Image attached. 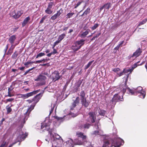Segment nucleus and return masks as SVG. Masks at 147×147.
<instances>
[{
	"instance_id": "1",
	"label": "nucleus",
	"mask_w": 147,
	"mask_h": 147,
	"mask_svg": "<svg viewBox=\"0 0 147 147\" xmlns=\"http://www.w3.org/2000/svg\"><path fill=\"white\" fill-rule=\"evenodd\" d=\"M41 93H40L34 97L33 98L34 102L33 104L30 105L28 108L24 111L25 112L24 114L26 115V116L25 118V120L27 119L29 117L30 113L34 109L36 103L38 102L41 98L42 96H41Z\"/></svg>"
},
{
	"instance_id": "2",
	"label": "nucleus",
	"mask_w": 147,
	"mask_h": 147,
	"mask_svg": "<svg viewBox=\"0 0 147 147\" xmlns=\"http://www.w3.org/2000/svg\"><path fill=\"white\" fill-rule=\"evenodd\" d=\"M76 135L78 138H81L82 140H79V139H76L74 140V143L76 145H81L82 143V141H85L86 139V136L84 135V133L80 132H77L76 133Z\"/></svg>"
},
{
	"instance_id": "3",
	"label": "nucleus",
	"mask_w": 147,
	"mask_h": 147,
	"mask_svg": "<svg viewBox=\"0 0 147 147\" xmlns=\"http://www.w3.org/2000/svg\"><path fill=\"white\" fill-rule=\"evenodd\" d=\"M127 81L126 80L125 82L122 84L121 85L119 86V88L120 89H122L121 90L123 93V95H124L125 92H126V90H127V92L128 94H131V95H134V94L135 90H133L130 89L128 87L127 84Z\"/></svg>"
},
{
	"instance_id": "4",
	"label": "nucleus",
	"mask_w": 147,
	"mask_h": 147,
	"mask_svg": "<svg viewBox=\"0 0 147 147\" xmlns=\"http://www.w3.org/2000/svg\"><path fill=\"white\" fill-rule=\"evenodd\" d=\"M111 146H114V147H120L123 143L124 141L122 139L117 137L115 138L113 140H111Z\"/></svg>"
},
{
	"instance_id": "5",
	"label": "nucleus",
	"mask_w": 147,
	"mask_h": 147,
	"mask_svg": "<svg viewBox=\"0 0 147 147\" xmlns=\"http://www.w3.org/2000/svg\"><path fill=\"white\" fill-rule=\"evenodd\" d=\"M46 79V77L41 74H40L37 77V78L34 79V81L36 82L39 81L40 82L37 83V85L38 86H42L45 84V80Z\"/></svg>"
},
{
	"instance_id": "6",
	"label": "nucleus",
	"mask_w": 147,
	"mask_h": 147,
	"mask_svg": "<svg viewBox=\"0 0 147 147\" xmlns=\"http://www.w3.org/2000/svg\"><path fill=\"white\" fill-rule=\"evenodd\" d=\"M88 115L89 117L86 119V121L89 123H94L96 119V115L95 113L93 111L90 112H89Z\"/></svg>"
},
{
	"instance_id": "7",
	"label": "nucleus",
	"mask_w": 147,
	"mask_h": 147,
	"mask_svg": "<svg viewBox=\"0 0 147 147\" xmlns=\"http://www.w3.org/2000/svg\"><path fill=\"white\" fill-rule=\"evenodd\" d=\"M123 100V96H122L121 97L118 95V94H116L114 95L113 97L111 100V102H112V104H113L112 105H115L117 102L120 101H122Z\"/></svg>"
},
{
	"instance_id": "8",
	"label": "nucleus",
	"mask_w": 147,
	"mask_h": 147,
	"mask_svg": "<svg viewBox=\"0 0 147 147\" xmlns=\"http://www.w3.org/2000/svg\"><path fill=\"white\" fill-rule=\"evenodd\" d=\"M23 13V11H22L14 10L11 12L10 15L13 18L16 19L19 18Z\"/></svg>"
},
{
	"instance_id": "9",
	"label": "nucleus",
	"mask_w": 147,
	"mask_h": 147,
	"mask_svg": "<svg viewBox=\"0 0 147 147\" xmlns=\"http://www.w3.org/2000/svg\"><path fill=\"white\" fill-rule=\"evenodd\" d=\"M62 76L59 75V73L57 71H55L52 73L51 78L53 81L55 82L59 80Z\"/></svg>"
},
{
	"instance_id": "10",
	"label": "nucleus",
	"mask_w": 147,
	"mask_h": 147,
	"mask_svg": "<svg viewBox=\"0 0 147 147\" xmlns=\"http://www.w3.org/2000/svg\"><path fill=\"white\" fill-rule=\"evenodd\" d=\"M28 134V133H26L24 134L22 131L21 133H20V135L18 136L17 138V141L18 142H21L22 141L24 140L26 138Z\"/></svg>"
},
{
	"instance_id": "11",
	"label": "nucleus",
	"mask_w": 147,
	"mask_h": 147,
	"mask_svg": "<svg viewBox=\"0 0 147 147\" xmlns=\"http://www.w3.org/2000/svg\"><path fill=\"white\" fill-rule=\"evenodd\" d=\"M142 52V49L139 47L132 55H130L129 56V57L130 58L134 57H137L140 55Z\"/></svg>"
},
{
	"instance_id": "12",
	"label": "nucleus",
	"mask_w": 147,
	"mask_h": 147,
	"mask_svg": "<svg viewBox=\"0 0 147 147\" xmlns=\"http://www.w3.org/2000/svg\"><path fill=\"white\" fill-rule=\"evenodd\" d=\"M79 97H77L76 100L72 103L71 105L70 106V110H73L74 108L76 106V105L79 103L80 100Z\"/></svg>"
},
{
	"instance_id": "13",
	"label": "nucleus",
	"mask_w": 147,
	"mask_h": 147,
	"mask_svg": "<svg viewBox=\"0 0 147 147\" xmlns=\"http://www.w3.org/2000/svg\"><path fill=\"white\" fill-rule=\"evenodd\" d=\"M81 102L82 106L87 107L89 105L90 102L86 100V98L81 99Z\"/></svg>"
},
{
	"instance_id": "14",
	"label": "nucleus",
	"mask_w": 147,
	"mask_h": 147,
	"mask_svg": "<svg viewBox=\"0 0 147 147\" xmlns=\"http://www.w3.org/2000/svg\"><path fill=\"white\" fill-rule=\"evenodd\" d=\"M13 89V87L12 85H11L8 88V94L5 95V97H10L14 96L13 94H11V91Z\"/></svg>"
},
{
	"instance_id": "15",
	"label": "nucleus",
	"mask_w": 147,
	"mask_h": 147,
	"mask_svg": "<svg viewBox=\"0 0 147 147\" xmlns=\"http://www.w3.org/2000/svg\"><path fill=\"white\" fill-rule=\"evenodd\" d=\"M91 126V124L89 123H86L84 124L83 125H81L79 126V128L80 129H81L82 128L85 129H88L90 126Z\"/></svg>"
},
{
	"instance_id": "16",
	"label": "nucleus",
	"mask_w": 147,
	"mask_h": 147,
	"mask_svg": "<svg viewBox=\"0 0 147 147\" xmlns=\"http://www.w3.org/2000/svg\"><path fill=\"white\" fill-rule=\"evenodd\" d=\"M82 83V81L80 80H79L76 84L74 86V89L75 90V92H77L79 90V88L80 86Z\"/></svg>"
},
{
	"instance_id": "17",
	"label": "nucleus",
	"mask_w": 147,
	"mask_h": 147,
	"mask_svg": "<svg viewBox=\"0 0 147 147\" xmlns=\"http://www.w3.org/2000/svg\"><path fill=\"white\" fill-rule=\"evenodd\" d=\"M51 124V123L49 122H48L47 123H41V127L42 129L44 128H46V129H47V128L49 127Z\"/></svg>"
},
{
	"instance_id": "18",
	"label": "nucleus",
	"mask_w": 147,
	"mask_h": 147,
	"mask_svg": "<svg viewBox=\"0 0 147 147\" xmlns=\"http://www.w3.org/2000/svg\"><path fill=\"white\" fill-rule=\"evenodd\" d=\"M61 14L60 10H59L57 11V13L51 17V19L53 20H55L57 19L58 17Z\"/></svg>"
},
{
	"instance_id": "19",
	"label": "nucleus",
	"mask_w": 147,
	"mask_h": 147,
	"mask_svg": "<svg viewBox=\"0 0 147 147\" xmlns=\"http://www.w3.org/2000/svg\"><path fill=\"white\" fill-rule=\"evenodd\" d=\"M120 70V69L119 68H115L112 70L113 71L116 73L117 76L119 77L123 75V72L122 71L121 72L119 73L118 72Z\"/></svg>"
},
{
	"instance_id": "20",
	"label": "nucleus",
	"mask_w": 147,
	"mask_h": 147,
	"mask_svg": "<svg viewBox=\"0 0 147 147\" xmlns=\"http://www.w3.org/2000/svg\"><path fill=\"white\" fill-rule=\"evenodd\" d=\"M16 39V36L15 35H13L11 36L8 39L9 42L12 45L14 43Z\"/></svg>"
},
{
	"instance_id": "21",
	"label": "nucleus",
	"mask_w": 147,
	"mask_h": 147,
	"mask_svg": "<svg viewBox=\"0 0 147 147\" xmlns=\"http://www.w3.org/2000/svg\"><path fill=\"white\" fill-rule=\"evenodd\" d=\"M24 114L25 115L24 118V123H22L20 125H19L18 128H19L18 129V130L20 131H22V128L24 126V124L25 123L26 121L28 119H27L25 120V117L26 116V115L24 113L25 112L24 111Z\"/></svg>"
},
{
	"instance_id": "22",
	"label": "nucleus",
	"mask_w": 147,
	"mask_h": 147,
	"mask_svg": "<svg viewBox=\"0 0 147 147\" xmlns=\"http://www.w3.org/2000/svg\"><path fill=\"white\" fill-rule=\"evenodd\" d=\"M81 48L80 46H79L78 45L76 44L75 42L74 45H73L71 47V49L74 51V52L76 51Z\"/></svg>"
},
{
	"instance_id": "23",
	"label": "nucleus",
	"mask_w": 147,
	"mask_h": 147,
	"mask_svg": "<svg viewBox=\"0 0 147 147\" xmlns=\"http://www.w3.org/2000/svg\"><path fill=\"white\" fill-rule=\"evenodd\" d=\"M90 29H88L86 31L83 32L81 34H79V36L81 37L85 38L86 37V35L89 34V32H90Z\"/></svg>"
},
{
	"instance_id": "24",
	"label": "nucleus",
	"mask_w": 147,
	"mask_h": 147,
	"mask_svg": "<svg viewBox=\"0 0 147 147\" xmlns=\"http://www.w3.org/2000/svg\"><path fill=\"white\" fill-rule=\"evenodd\" d=\"M40 91V90H36L33 91L31 92L28 93L27 94V96H28V98L33 96V95L36 94L38 92Z\"/></svg>"
},
{
	"instance_id": "25",
	"label": "nucleus",
	"mask_w": 147,
	"mask_h": 147,
	"mask_svg": "<svg viewBox=\"0 0 147 147\" xmlns=\"http://www.w3.org/2000/svg\"><path fill=\"white\" fill-rule=\"evenodd\" d=\"M30 18L29 16L26 18L22 23V26H24L27 24L29 21L30 20Z\"/></svg>"
},
{
	"instance_id": "26",
	"label": "nucleus",
	"mask_w": 147,
	"mask_h": 147,
	"mask_svg": "<svg viewBox=\"0 0 147 147\" xmlns=\"http://www.w3.org/2000/svg\"><path fill=\"white\" fill-rule=\"evenodd\" d=\"M85 41V40L82 39L80 40L76 41L75 42L76 43V44L78 45L79 46H80L81 48L82 46L84 45V42Z\"/></svg>"
},
{
	"instance_id": "27",
	"label": "nucleus",
	"mask_w": 147,
	"mask_h": 147,
	"mask_svg": "<svg viewBox=\"0 0 147 147\" xmlns=\"http://www.w3.org/2000/svg\"><path fill=\"white\" fill-rule=\"evenodd\" d=\"M111 140L110 141L107 140L104 142V144L102 147H109V145L111 144Z\"/></svg>"
},
{
	"instance_id": "28",
	"label": "nucleus",
	"mask_w": 147,
	"mask_h": 147,
	"mask_svg": "<svg viewBox=\"0 0 147 147\" xmlns=\"http://www.w3.org/2000/svg\"><path fill=\"white\" fill-rule=\"evenodd\" d=\"M86 93L84 90H82L80 93V96L81 99L86 98L85 97Z\"/></svg>"
},
{
	"instance_id": "29",
	"label": "nucleus",
	"mask_w": 147,
	"mask_h": 147,
	"mask_svg": "<svg viewBox=\"0 0 147 147\" xmlns=\"http://www.w3.org/2000/svg\"><path fill=\"white\" fill-rule=\"evenodd\" d=\"M66 36V34L65 33H63L59 35L58 40H59L60 42Z\"/></svg>"
},
{
	"instance_id": "30",
	"label": "nucleus",
	"mask_w": 147,
	"mask_h": 147,
	"mask_svg": "<svg viewBox=\"0 0 147 147\" xmlns=\"http://www.w3.org/2000/svg\"><path fill=\"white\" fill-rule=\"evenodd\" d=\"M12 45L11 46V47L9 49L8 51H7V55H11L13 52V49L14 47H12Z\"/></svg>"
},
{
	"instance_id": "31",
	"label": "nucleus",
	"mask_w": 147,
	"mask_h": 147,
	"mask_svg": "<svg viewBox=\"0 0 147 147\" xmlns=\"http://www.w3.org/2000/svg\"><path fill=\"white\" fill-rule=\"evenodd\" d=\"M111 4L110 3H108L104 5V6L105 9L108 10L111 7Z\"/></svg>"
},
{
	"instance_id": "32",
	"label": "nucleus",
	"mask_w": 147,
	"mask_h": 147,
	"mask_svg": "<svg viewBox=\"0 0 147 147\" xmlns=\"http://www.w3.org/2000/svg\"><path fill=\"white\" fill-rule=\"evenodd\" d=\"M140 62V61H139L135 63L134 64L132 65L131 67V70H132V71H133L134 69H135V68L137 67L138 66H139V64H138V63H139Z\"/></svg>"
},
{
	"instance_id": "33",
	"label": "nucleus",
	"mask_w": 147,
	"mask_h": 147,
	"mask_svg": "<svg viewBox=\"0 0 147 147\" xmlns=\"http://www.w3.org/2000/svg\"><path fill=\"white\" fill-rule=\"evenodd\" d=\"M138 92L140 93V96H142L143 98H144L146 95V92L143 90H141V91H138Z\"/></svg>"
},
{
	"instance_id": "34",
	"label": "nucleus",
	"mask_w": 147,
	"mask_h": 147,
	"mask_svg": "<svg viewBox=\"0 0 147 147\" xmlns=\"http://www.w3.org/2000/svg\"><path fill=\"white\" fill-rule=\"evenodd\" d=\"M131 70V68L130 69H123V71H122V72H123V73H127L129 72H130V73L131 74L133 71L132 70Z\"/></svg>"
},
{
	"instance_id": "35",
	"label": "nucleus",
	"mask_w": 147,
	"mask_h": 147,
	"mask_svg": "<svg viewBox=\"0 0 147 147\" xmlns=\"http://www.w3.org/2000/svg\"><path fill=\"white\" fill-rule=\"evenodd\" d=\"M106 111L104 110H101L98 112L99 114L102 116H104L105 115Z\"/></svg>"
},
{
	"instance_id": "36",
	"label": "nucleus",
	"mask_w": 147,
	"mask_h": 147,
	"mask_svg": "<svg viewBox=\"0 0 147 147\" xmlns=\"http://www.w3.org/2000/svg\"><path fill=\"white\" fill-rule=\"evenodd\" d=\"M51 9L47 8V9L45 10V12L48 14H51L53 13V11L51 10Z\"/></svg>"
},
{
	"instance_id": "37",
	"label": "nucleus",
	"mask_w": 147,
	"mask_h": 147,
	"mask_svg": "<svg viewBox=\"0 0 147 147\" xmlns=\"http://www.w3.org/2000/svg\"><path fill=\"white\" fill-rule=\"evenodd\" d=\"M94 61V60L91 61L89 62L88 64L85 66V69H86L88 68H89L90 66L92 64V63Z\"/></svg>"
},
{
	"instance_id": "38",
	"label": "nucleus",
	"mask_w": 147,
	"mask_h": 147,
	"mask_svg": "<svg viewBox=\"0 0 147 147\" xmlns=\"http://www.w3.org/2000/svg\"><path fill=\"white\" fill-rule=\"evenodd\" d=\"M18 55V53L17 51H15L13 54L12 56V58L13 59H16Z\"/></svg>"
},
{
	"instance_id": "39",
	"label": "nucleus",
	"mask_w": 147,
	"mask_h": 147,
	"mask_svg": "<svg viewBox=\"0 0 147 147\" xmlns=\"http://www.w3.org/2000/svg\"><path fill=\"white\" fill-rule=\"evenodd\" d=\"M101 34L100 32H99L96 34L95 36H94L91 39V40L92 41L94 40L96 38H97Z\"/></svg>"
},
{
	"instance_id": "40",
	"label": "nucleus",
	"mask_w": 147,
	"mask_h": 147,
	"mask_svg": "<svg viewBox=\"0 0 147 147\" xmlns=\"http://www.w3.org/2000/svg\"><path fill=\"white\" fill-rule=\"evenodd\" d=\"M54 5V3L53 2H50L48 3V7L47 8L51 9L53 5Z\"/></svg>"
},
{
	"instance_id": "41",
	"label": "nucleus",
	"mask_w": 147,
	"mask_h": 147,
	"mask_svg": "<svg viewBox=\"0 0 147 147\" xmlns=\"http://www.w3.org/2000/svg\"><path fill=\"white\" fill-rule=\"evenodd\" d=\"M90 8L88 7L85 11L84 13L85 15H86L90 13Z\"/></svg>"
},
{
	"instance_id": "42",
	"label": "nucleus",
	"mask_w": 147,
	"mask_h": 147,
	"mask_svg": "<svg viewBox=\"0 0 147 147\" xmlns=\"http://www.w3.org/2000/svg\"><path fill=\"white\" fill-rule=\"evenodd\" d=\"M47 131H49V134H50V135L51 136H53V135L52 134V132L53 131V129H51L49 127H48V128H47Z\"/></svg>"
},
{
	"instance_id": "43",
	"label": "nucleus",
	"mask_w": 147,
	"mask_h": 147,
	"mask_svg": "<svg viewBox=\"0 0 147 147\" xmlns=\"http://www.w3.org/2000/svg\"><path fill=\"white\" fill-rule=\"evenodd\" d=\"M45 55V54L44 53H40L38 54L36 56V58H37L38 57H41L42 56H43Z\"/></svg>"
},
{
	"instance_id": "44",
	"label": "nucleus",
	"mask_w": 147,
	"mask_h": 147,
	"mask_svg": "<svg viewBox=\"0 0 147 147\" xmlns=\"http://www.w3.org/2000/svg\"><path fill=\"white\" fill-rule=\"evenodd\" d=\"M146 22V20H144L140 22L138 25V26H139L142 25L144 24Z\"/></svg>"
},
{
	"instance_id": "45",
	"label": "nucleus",
	"mask_w": 147,
	"mask_h": 147,
	"mask_svg": "<svg viewBox=\"0 0 147 147\" xmlns=\"http://www.w3.org/2000/svg\"><path fill=\"white\" fill-rule=\"evenodd\" d=\"M47 16H45L43 17L40 22V24H42L43 22L46 19V18L47 17Z\"/></svg>"
},
{
	"instance_id": "46",
	"label": "nucleus",
	"mask_w": 147,
	"mask_h": 147,
	"mask_svg": "<svg viewBox=\"0 0 147 147\" xmlns=\"http://www.w3.org/2000/svg\"><path fill=\"white\" fill-rule=\"evenodd\" d=\"M99 26L98 24H95L91 28V29L92 30H94L97 28Z\"/></svg>"
},
{
	"instance_id": "47",
	"label": "nucleus",
	"mask_w": 147,
	"mask_h": 147,
	"mask_svg": "<svg viewBox=\"0 0 147 147\" xmlns=\"http://www.w3.org/2000/svg\"><path fill=\"white\" fill-rule=\"evenodd\" d=\"M14 98H9L7 99L5 101V103H6L8 102H11L13 101L14 100Z\"/></svg>"
},
{
	"instance_id": "48",
	"label": "nucleus",
	"mask_w": 147,
	"mask_h": 147,
	"mask_svg": "<svg viewBox=\"0 0 147 147\" xmlns=\"http://www.w3.org/2000/svg\"><path fill=\"white\" fill-rule=\"evenodd\" d=\"M83 2V1H81L78 2L77 4L76 5H75L74 7V9H76L78 6H79Z\"/></svg>"
},
{
	"instance_id": "49",
	"label": "nucleus",
	"mask_w": 147,
	"mask_h": 147,
	"mask_svg": "<svg viewBox=\"0 0 147 147\" xmlns=\"http://www.w3.org/2000/svg\"><path fill=\"white\" fill-rule=\"evenodd\" d=\"M73 144L69 142L67 143L66 145V147H73Z\"/></svg>"
},
{
	"instance_id": "50",
	"label": "nucleus",
	"mask_w": 147,
	"mask_h": 147,
	"mask_svg": "<svg viewBox=\"0 0 147 147\" xmlns=\"http://www.w3.org/2000/svg\"><path fill=\"white\" fill-rule=\"evenodd\" d=\"M21 95V97L24 99H26L28 98V96H27V94H20Z\"/></svg>"
},
{
	"instance_id": "51",
	"label": "nucleus",
	"mask_w": 147,
	"mask_h": 147,
	"mask_svg": "<svg viewBox=\"0 0 147 147\" xmlns=\"http://www.w3.org/2000/svg\"><path fill=\"white\" fill-rule=\"evenodd\" d=\"M74 14V13H68L66 15L67 16V17L68 18H69L71 17Z\"/></svg>"
},
{
	"instance_id": "52",
	"label": "nucleus",
	"mask_w": 147,
	"mask_h": 147,
	"mask_svg": "<svg viewBox=\"0 0 147 147\" xmlns=\"http://www.w3.org/2000/svg\"><path fill=\"white\" fill-rule=\"evenodd\" d=\"M54 117L56 119L57 121H59L63 119V117H59L57 116H54Z\"/></svg>"
},
{
	"instance_id": "53",
	"label": "nucleus",
	"mask_w": 147,
	"mask_h": 147,
	"mask_svg": "<svg viewBox=\"0 0 147 147\" xmlns=\"http://www.w3.org/2000/svg\"><path fill=\"white\" fill-rule=\"evenodd\" d=\"M7 111V113H9L12 111V109L11 108V107H9L8 108H6Z\"/></svg>"
},
{
	"instance_id": "54",
	"label": "nucleus",
	"mask_w": 147,
	"mask_h": 147,
	"mask_svg": "<svg viewBox=\"0 0 147 147\" xmlns=\"http://www.w3.org/2000/svg\"><path fill=\"white\" fill-rule=\"evenodd\" d=\"M5 119L4 118H3L1 121H0V126H1L3 124V121H4Z\"/></svg>"
},
{
	"instance_id": "55",
	"label": "nucleus",
	"mask_w": 147,
	"mask_h": 147,
	"mask_svg": "<svg viewBox=\"0 0 147 147\" xmlns=\"http://www.w3.org/2000/svg\"><path fill=\"white\" fill-rule=\"evenodd\" d=\"M99 131H95L92 133V135L98 134Z\"/></svg>"
},
{
	"instance_id": "56",
	"label": "nucleus",
	"mask_w": 147,
	"mask_h": 147,
	"mask_svg": "<svg viewBox=\"0 0 147 147\" xmlns=\"http://www.w3.org/2000/svg\"><path fill=\"white\" fill-rule=\"evenodd\" d=\"M30 64V63H29V61H28L26 62H25L24 63V65L27 67H28V65Z\"/></svg>"
},
{
	"instance_id": "57",
	"label": "nucleus",
	"mask_w": 147,
	"mask_h": 147,
	"mask_svg": "<svg viewBox=\"0 0 147 147\" xmlns=\"http://www.w3.org/2000/svg\"><path fill=\"white\" fill-rule=\"evenodd\" d=\"M43 60H44V59H42L41 60H38L35 61V63H40L43 61Z\"/></svg>"
},
{
	"instance_id": "58",
	"label": "nucleus",
	"mask_w": 147,
	"mask_h": 147,
	"mask_svg": "<svg viewBox=\"0 0 147 147\" xmlns=\"http://www.w3.org/2000/svg\"><path fill=\"white\" fill-rule=\"evenodd\" d=\"M26 101L29 103H32V102L34 101L33 100V98H32V99H29L28 100H27Z\"/></svg>"
},
{
	"instance_id": "59",
	"label": "nucleus",
	"mask_w": 147,
	"mask_h": 147,
	"mask_svg": "<svg viewBox=\"0 0 147 147\" xmlns=\"http://www.w3.org/2000/svg\"><path fill=\"white\" fill-rule=\"evenodd\" d=\"M53 51L51 52L54 55L57 53V51L55 49H53Z\"/></svg>"
},
{
	"instance_id": "60",
	"label": "nucleus",
	"mask_w": 147,
	"mask_h": 147,
	"mask_svg": "<svg viewBox=\"0 0 147 147\" xmlns=\"http://www.w3.org/2000/svg\"><path fill=\"white\" fill-rule=\"evenodd\" d=\"M6 142H4L3 143L1 144L0 146V147H4L6 145Z\"/></svg>"
},
{
	"instance_id": "61",
	"label": "nucleus",
	"mask_w": 147,
	"mask_h": 147,
	"mask_svg": "<svg viewBox=\"0 0 147 147\" xmlns=\"http://www.w3.org/2000/svg\"><path fill=\"white\" fill-rule=\"evenodd\" d=\"M42 74V75H45V76H49V74H48V73L47 72H45L44 73H41Z\"/></svg>"
},
{
	"instance_id": "62",
	"label": "nucleus",
	"mask_w": 147,
	"mask_h": 147,
	"mask_svg": "<svg viewBox=\"0 0 147 147\" xmlns=\"http://www.w3.org/2000/svg\"><path fill=\"white\" fill-rule=\"evenodd\" d=\"M17 142H18L16 141V142L13 143L12 144H10L8 147H11L12 146H13V145L16 144Z\"/></svg>"
},
{
	"instance_id": "63",
	"label": "nucleus",
	"mask_w": 147,
	"mask_h": 147,
	"mask_svg": "<svg viewBox=\"0 0 147 147\" xmlns=\"http://www.w3.org/2000/svg\"><path fill=\"white\" fill-rule=\"evenodd\" d=\"M60 42L58 40H57L54 43V44L55 45H58L59 43Z\"/></svg>"
},
{
	"instance_id": "64",
	"label": "nucleus",
	"mask_w": 147,
	"mask_h": 147,
	"mask_svg": "<svg viewBox=\"0 0 147 147\" xmlns=\"http://www.w3.org/2000/svg\"><path fill=\"white\" fill-rule=\"evenodd\" d=\"M124 43V41H121L120 42H119V45H118L120 47L121 46L122 47V45L123 43Z\"/></svg>"
}]
</instances>
